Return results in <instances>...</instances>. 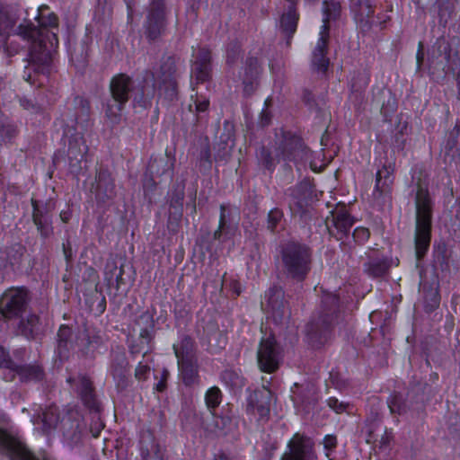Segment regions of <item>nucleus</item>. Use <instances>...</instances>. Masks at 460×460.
I'll use <instances>...</instances> for the list:
<instances>
[{"label": "nucleus", "mask_w": 460, "mask_h": 460, "mask_svg": "<svg viewBox=\"0 0 460 460\" xmlns=\"http://www.w3.org/2000/svg\"><path fill=\"white\" fill-rule=\"evenodd\" d=\"M49 10L46 4L39 7L36 16L39 27L30 21H24L16 29V34L31 43L29 66L37 73H44L50 65L48 44L52 48L58 42L57 33L52 31V29L58 28V18Z\"/></svg>", "instance_id": "obj_1"}, {"label": "nucleus", "mask_w": 460, "mask_h": 460, "mask_svg": "<svg viewBox=\"0 0 460 460\" xmlns=\"http://www.w3.org/2000/svg\"><path fill=\"white\" fill-rule=\"evenodd\" d=\"M313 252L302 243L288 241L279 247V267L285 278L304 281L312 270Z\"/></svg>", "instance_id": "obj_2"}, {"label": "nucleus", "mask_w": 460, "mask_h": 460, "mask_svg": "<svg viewBox=\"0 0 460 460\" xmlns=\"http://www.w3.org/2000/svg\"><path fill=\"white\" fill-rule=\"evenodd\" d=\"M414 245L418 260L424 257L431 240L433 202L428 187L418 181L415 195Z\"/></svg>", "instance_id": "obj_3"}, {"label": "nucleus", "mask_w": 460, "mask_h": 460, "mask_svg": "<svg viewBox=\"0 0 460 460\" xmlns=\"http://www.w3.org/2000/svg\"><path fill=\"white\" fill-rule=\"evenodd\" d=\"M339 297L334 294H325L322 297L319 314L306 326V335L313 347L323 345L331 337L332 330L338 322Z\"/></svg>", "instance_id": "obj_4"}, {"label": "nucleus", "mask_w": 460, "mask_h": 460, "mask_svg": "<svg viewBox=\"0 0 460 460\" xmlns=\"http://www.w3.org/2000/svg\"><path fill=\"white\" fill-rule=\"evenodd\" d=\"M109 88L111 99L106 103L105 116L112 124H119L134 89V81L126 74H118L111 78Z\"/></svg>", "instance_id": "obj_5"}, {"label": "nucleus", "mask_w": 460, "mask_h": 460, "mask_svg": "<svg viewBox=\"0 0 460 460\" xmlns=\"http://www.w3.org/2000/svg\"><path fill=\"white\" fill-rule=\"evenodd\" d=\"M158 85L159 97L172 102L178 96L177 67L173 57L167 56L161 59V64L154 72H146Z\"/></svg>", "instance_id": "obj_6"}, {"label": "nucleus", "mask_w": 460, "mask_h": 460, "mask_svg": "<svg viewBox=\"0 0 460 460\" xmlns=\"http://www.w3.org/2000/svg\"><path fill=\"white\" fill-rule=\"evenodd\" d=\"M174 163V157L167 154L151 156L143 180L145 191L154 190L163 176L172 178Z\"/></svg>", "instance_id": "obj_7"}, {"label": "nucleus", "mask_w": 460, "mask_h": 460, "mask_svg": "<svg viewBox=\"0 0 460 460\" xmlns=\"http://www.w3.org/2000/svg\"><path fill=\"white\" fill-rule=\"evenodd\" d=\"M30 301L25 288H11L0 297V312L6 319L20 317L26 311Z\"/></svg>", "instance_id": "obj_8"}, {"label": "nucleus", "mask_w": 460, "mask_h": 460, "mask_svg": "<svg viewBox=\"0 0 460 460\" xmlns=\"http://www.w3.org/2000/svg\"><path fill=\"white\" fill-rule=\"evenodd\" d=\"M261 305L266 308L270 317L281 324L290 317V309L285 300V294L281 288H270L265 295V301Z\"/></svg>", "instance_id": "obj_9"}, {"label": "nucleus", "mask_w": 460, "mask_h": 460, "mask_svg": "<svg viewBox=\"0 0 460 460\" xmlns=\"http://www.w3.org/2000/svg\"><path fill=\"white\" fill-rule=\"evenodd\" d=\"M257 360L260 369L263 372L272 373L279 368L281 349L274 337L261 339L257 352Z\"/></svg>", "instance_id": "obj_10"}, {"label": "nucleus", "mask_w": 460, "mask_h": 460, "mask_svg": "<svg viewBox=\"0 0 460 460\" xmlns=\"http://www.w3.org/2000/svg\"><path fill=\"white\" fill-rule=\"evenodd\" d=\"M166 26V10L164 0H152L144 23L145 34L150 40H156Z\"/></svg>", "instance_id": "obj_11"}, {"label": "nucleus", "mask_w": 460, "mask_h": 460, "mask_svg": "<svg viewBox=\"0 0 460 460\" xmlns=\"http://www.w3.org/2000/svg\"><path fill=\"white\" fill-rule=\"evenodd\" d=\"M316 457L314 442L306 436L296 433L288 444V452L281 460H310Z\"/></svg>", "instance_id": "obj_12"}, {"label": "nucleus", "mask_w": 460, "mask_h": 460, "mask_svg": "<svg viewBox=\"0 0 460 460\" xmlns=\"http://www.w3.org/2000/svg\"><path fill=\"white\" fill-rule=\"evenodd\" d=\"M271 399V391L264 386L253 391L247 399V413L258 415L260 420H267L270 416Z\"/></svg>", "instance_id": "obj_13"}, {"label": "nucleus", "mask_w": 460, "mask_h": 460, "mask_svg": "<svg viewBox=\"0 0 460 460\" xmlns=\"http://www.w3.org/2000/svg\"><path fill=\"white\" fill-rule=\"evenodd\" d=\"M354 220L349 214L345 206L337 207L326 218V226L330 234L337 240L346 236L353 226Z\"/></svg>", "instance_id": "obj_14"}, {"label": "nucleus", "mask_w": 460, "mask_h": 460, "mask_svg": "<svg viewBox=\"0 0 460 460\" xmlns=\"http://www.w3.org/2000/svg\"><path fill=\"white\" fill-rule=\"evenodd\" d=\"M91 191L100 202H106L112 199L116 195L115 183L110 172L107 169L100 168L92 183Z\"/></svg>", "instance_id": "obj_15"}, {"label": "nucleus", "mask_w": 460, "mask_h": 460, "mask_svg": "<svg viewBox=\"0 0 460 460\" xmlns=\"http://www.w3.org/2000/svg\"><path fill=\"white\" fill-rule=\"evenodd\" d=\"M0 447L19 460H39L22 441L2 429H0Z\"/></svg>", "instance_id": "obj_16"}, {"label": "nucleus", "mask_w": 460, "mask_h": 460, "mask_svg": "<svg viewBox=\"0 0 460 460\" xmlns=\"http://www.w3.org/2000/svg\"><path fill=\"white\" fill-rule=\"evenodd\" d=\"M281 154L284 160L295 163L303 161L306 157L307 150L302 139L295 135H286L281 145Z\"/></svg>", "instance_id": "obj_17"}, {"label": "nucleus", "mask_w": 460, "mask_h": 460, "mask_svg": "<svg viewBox=\"0 0 460 460\" xmlns=\"http://www.w3.org/2000/svg\"><path fill=\"white\" fill-rule=\"evenodd\" d=\"M319 34L320 38L313 54V65L318 72L324 74L329 66V59L325 57L329 39L328 23L323 22Z\"/></svg>", "instance_id": "obj_18"}, {"label": "nucleus", "mask_w": 460, "mask_h": 460, "mask_svg": "<svg viewBox=\"0 0 460 460\" xmlns=\"http://www.w3.org/2000/svg\"><path fill=\"white\" fill-rule=\"evenodd\" d=\"M32 421L44 433H49L56 429L59 421V411L57 406H49L43 410L37 417H33Z\"/></svg>", "instance_id": "obj_19"}, {"label": "nucleus", "mask_w": 460, "mask_h": 460, "mask_svg": "<svg viewBox=\"0 0 460 460\" xmlns=\"http://www.w3.org/2000/svg\"><path fill=\"white\" fill-rule=\"evenodd\" d=\"M73 381L84 404L89 409H97V401L92 381L84 376H81Z\"/></svg>", "instance_id": "obj_20"}, {"label": "nucleus", "mask_w": 460, "mask_h": 460, "mask_svg": "<svg viewBox=\"0 0 460 460\" xmlns=\"http://www.w3.org/2000/svg\"><path fill=\"white\" fill-rule=\"evenodd\" d=\"M172 348L177 362L197 358L195 342L188 335H183Z\"/></svg>", "instance_id": "obj_21"}, {"label": "nucleus", "mask_w": 460, "mask_h": 460, "mask_svg": "<svg viewBox=\"0 0 460 460\" xmlns=\"http://www.w3.org/2000/svg\"><path fill=\"white\" fill-rule=\"evenodd\" d=\"M177 363L180 375L185 385L190 386L199 383V376L198 358L180 361Z\"/></svg>", "instance_id": "obj_22"}, {"label": "nucleus", "mask_w": 460, "mask_h": 460, "mask_svg": "<svg viewBox=\"0 0 460 460\" xmlns=\"http://www.w3.org/2000/svg\"><path fill=\"white\" fill-rule=\"evenodd\" d=\"M19 330L24 337L29 340H35L41 334V326L40 318L34 314H29L25 319H22L19 325Z\"/></svg>", "instance_id": "obj_23"}, {"label": "nucleus", "mask_w": 460, "mask_h": 460, "mask_svg": "<svg viewBox=\"0 0 460 460\" xmlns=\"http://www.w3.org/2000/svg\"><path fill=\"white\" fill-rule=\"evenodd\" d=\"M259 74V61L251 57L246 59L243 75L242 76L244 91L249 93L253 90V82Z\"/></svg>", "instance_id": "obj_24"}, {"label": "nucleus", "mask_w": 460, "mask_h": 460, "mask_svg": "<svg viewBox=\"0 0 460 460\" xmlns=\"http://www.w3.org/2000/svg\"><path fill=\"white\" fill-rule=\"evenodd\" d=\"M22 382L40 381L44 377V371L39 365L16 366L14 368Z\"/></svg>", "instance_id": "obj_25"}, {"label": "nucleus", "mask_w": 460, "mask_h": 460, "mask_svg": "<svg viewBox=\"0 0 460 460\" xmlns=\"http://www.w3.org/2000/svg\"><path fill=\"white\" fill-rule=\"evenodd\" d=\"M84 425L78 420H72L64 424V438L70 445L78 444L83 436Z\"/></svg>", "instance_id": "obj_26"}, {"label": "nucleus", "mask_w": 460, "mask_h": 460, "mask_svg": "<svg viewBox=\"0 0 460 460\" xmlns=\"http://www.w3.org/2000/svg\"><path fill=\"white\" fill-rule=\"evenodd\" d=\"M234 146L233 134L229 131L226 136L220 137V141L217 144L216 160H227Z\"/></svg>", "instance_id": "obj_27"}, {"label": "nucleus", "mask_w": 460, "mask_h": 460, "mask_svg": "<svg viewBox=\"0 0 460 460\" xmlns=\"http://www.w3.org/2000/svg\"><path fill=\"white\" fill-rule=\"evenodd\" d=\"M297 21L298 14L295 7L288 6V11L282 14L280 21L281 29L288 36H291L296 31Z\"/></svg>", "instance_id": "obj_28"}, {"label": "nucleus", "mask_w": 460, "mask_h": 460, "mask_svg": "<svg viewBox=\"0 0 460 460\" xmlns=\"http://www.w3.org/2000/svg\"><path fill=\"white\" fill-rule=\"evenodd\" d=\"M88 146L82 137H75L69 141L67 155L71 160H81L87 153Z\"/></svg>", "instance_id": "obj_29"}, {"label": "nucleus", "mask_w": 460, "mask_h": 460, "mask_svg": "<svg viewBox=\"0 0 460 460\" xmlns=\"http://www.w3.org/2000/svg\"><path fill=\"white\" fill-rule=\"evenodd\" d=\"M146 84L141 87L140 93L135 96L134 103L143 109L151 107L155 97V84L152 86L147 85V77L145 79Z\"/></svg>", "instance_id": "obj_30"}, {"label": "nucleus", "mask_w": 460, "mask_h": 460, "mask_svg": "<svg viewBox=\"0 0 460 460\" xmlns=\"http://www.w3.org/2000/svg\"><path fill=\"white\" fill-rule=\"evenodd\" d=\"M73 332L67 325H62L58 332V349L60 356H64L72 348Z\"/></svg>", "instance_id": "obj_31"}, {"label": "nucleus", "mask_w": 460, "mask_h": 460, "mask_svg": "<svg viewBox=\"0 0 460 460\" xmlns=\"http://www.w3.org/2000/svg\"><path fill=\"white\" fill-rule=\"evenodd\" d=\"M389 269V263L385 260L375 259L365 264L366 272L372 277H381Z\"/></svg>", "instance_id": "obj_32"}, {"label": "nucleus", "mask_w": 460, "mask_h": 460, "mask_svg": "<svg viewBox=\"0 0 460 460\" xmlns=\"http://www.w3.org/2000/svg\"><path fill=\"white\" fill-rule=\"evenodd\" d=\"M352 7L360 21L371 17L374 13L370 0H353Z\"/></svg>", "instance_id": "obj_33"}, {"label": "nucleus", "mask_w": 460, "mask_h": 460, "mask_svg": "<svg viewBox=\"0 0 460 460\" xmlns=\"http://www.w3.org/2000/svg\"><path fill=\"white\" fill-rule=\"evenodd\" d=\"M222 394L218 387L209 388L205 394V402L208 409L212 411L221 403Z\"/></svg>", "instance_id": "obj_34"}, {"label": "nucleus", "mask_w": 460, "mask_h": 460, "mask_svg": "<svg viewBox=\"0 0 460 460\" xmlns=\"http://www.w3.org/2000/svg\"><path fill=\"white\" fill-rule=\"evenodd\" d=\"M388 406L392 413L403 414L407 411V405L402 394H393L389 401Z\"/></svg>", "instance_id": "obj_35"}, {"label": "nucleus", "mask_w": 460, "mask_h": 460, "mask_svg": "<svg viewBox=\"0 0 460 460\" xmlns=\"http://www.w3.org/2000/svg\"><path fill=\"white\" fill-rule=\"evenodd\" d=\"M298 191V189L292 190V199L289 201V208L293 213V215L299 217H303L307 212V205L306 202L301 199H298L295 193Z\"/></svg>", "instance_id": "obj_36"}, {"label": "nucleus", "mask_w": 460, "mask_h": 460, "mask_svg": "<svg viewBox=\"0 0 460 460\" xmlns=\"http://www.w3.org/2000/svg\"><path fill=\"white\" fill-rule=\"evenodd\" d=\"M191 73L198 83H203L208 80L210 76V66L202 65L201 63H193Z\"/></svg>", "instance_id": "obj_37"}, {"label": "nucleus", "mask_w": 460, "mask_h": 460, "mask_svg": "<svg viewBox=\"0 0 460 460\" xmlns=\"http://www.w3.org/2000/svg\"><path fill=\"white\" fill-rule=\"evenodd\" d=\"M283 218V212L279 208L271 209L267 217V228L274 232Z\"/></svg>", "instance_id": "obj_38"}, {"label": "nucleus", "mask_w": 460, "mask_h": 460, "mask_svg": "<svg viewBox=\"0 0 460 460\" xmlns=\"http://www.w3.org/2000/svg\"><path fill=\"white\" fill-rule=\"evenodd\" d=\"M135 326L139 331L144 328L155 329V321L149 313L144 312L136 319Z\"/></svg>", "instance_id": "obj_39"}, {"label": "nucleus", "mask_w": 460, "mask_h": 460, "mask_svg": "<svg viewBox=\"0 0 460 460\" xmlns=\"http://www.w3.org/2000/svg\"><path fill=\"white\" fill-rule=\"evenodd\" d=\"M221 379L225 384L232 387L242 385L241 377L232 370H225L221 374Z\"/></svg>", "instance_id": "obj_40"}, {"label": "nucleus", "mask_w": 460, "mask_h": 460, "mask_svg": "<svg viewBox=\"0 0 460 460\" xmlns=\"http://www.w3.org/2000/svg\"><path fill=\"white\" fill-rule=\"evenodd\" d=\"M119 268L114 261L107 262L104 270V279L108 286L114 285V277L116 276V273L119 272Z\"/></svg>", "instance_id": "obj_41"}, {"label": "nucleus", "mask_w": 460, "mask_h": 460, "mask_svg": "<svg viewBox=\"0 0 460 460\" xmlns=\"http://www.w3.org/2000/svg\"><path fill=\"white\" fill-rule=\"evenodd\" d=\"M460 135V127L456 125L454 129L451 131L450 136L446 144V150L447 152L453 151L454 148L458 146V138Z\"/></svg>", "instance_id": "obj_42"}, {"label": "nucleus", "mask_w": 460, "mask_h": 460, "mask_svg": "<svg viewBox=\"0 0 460 460\" xmlns=\"http://www.w3.org/2000/svg\"><path fill=\"white\" fill-rule=\"evenodd\" d=\"M226 207L225 205L220 206V217H219V225L218 228L214 232V239L220 240L223 235V231L226 229Z\"/></svg>", "instance_id": "obj_43"}, {"label": "nucleus", "mask_w": 460, "mask_h": 460, "mask_svg": "<svg viewBox=\"0 0 460 460\" xmlns=\"http://www.w3.org/2000/svg\"><path fill=\"white\" fill-rule=\"evenodd\" d=\"M390 190L389 182L384 181L381 178L376 176L374 196L376 198L381 197L383 194L388 193Z\"/></svg>", "instance_id": "obj_44"}, {"label": "nucleus", "mask_w": 460, "mask_h": 460, "mask_svg": "<svg viewBox=\"0 0 460 460\" xmlns=\"http://www.w3.org/2000/svg\"><path fill=\"white\" fill-rule=\"evenodd\" d=\"M355 242L358 243H364L367 242L370 236V232L367 228L360 226L357 227L352 234Z\"/></svg>", "instance_id": "obj_45"}, {"label": "nucleus", "mask_w": 460, "mask_h": 460, "mask_svg": "<svg viewBox=\"0 0 460 460\" xmlns=\"http://www.w3.org/2000/svg\"><path fill=\"white\" fill-rule=\"evenodd\" d=\"M323 444L325 450V456L330 457L332 451L337 447V438L335 436L327 435L324 437Z\"/></svg>", "instance_id": "obj_46"}, {"label": "nucleus", "mask_w": 460, "mask_h": 460, "mask_svg": "<svg viewBox=\"0 0 460 460\" xmlns=\"http://www.w3.org/2000/svg\"><path fill=\"white\" fill-rule=\"evenodd\" d=\"M112 375L118 380V385L121 387L127 386V375L126 369L121 367H115L112 370Z\"/></svg>", "instance_id": "obj_47"}, {"label": "nucleus", "mask_w": 460, "mask_h": 460, "mask_svg": "<svg viewBox=\"0 0 460 460\" xmlns=\"http://www.w3.org/2000/svg\"><path fill=\"white\" fill-rule=\"evenodd\" d=\"M210 51L208 49H199L195 56V61L193 63H201L202 65L210 66Z\"/></svg>", "instance_id": "obj_48"}, {"label": "nucleus", "mask_w": 460, "mask_h": 460, "mask_svg": "<svg viewBox=\"0 0 460 460\" xmlns=\"http://www.w3.org/2000/svg\"><path fill=\"white\" fill-rule=\"evenodd\" d=\"M150 367L146 364L139 363L135 370V377L139 381H144L148 377Z\"/></svg>", "instance_id": "obj_49"}, {"label": "nucleus", "mask_w": 460, "mask_h": 460, "mask_svg": "<svg viewBox=\"0 0 460 460\" xmlns=\"http://www.w3.org/2000/svg\"><path fill=\"white\" fill-rule=\"evenodd\" d=\"M35 226L44 238L49 236L52 233V228L50 226V221L49 218L43 219L40 221V224L36 223Z\"/></svg>", "instance_id": "obj_50"}, {"label": "nucleus", "mask_w": 460, "mask_h": 460, "mask_svg": "<svg viewBox=\"0 0 460 460\" xmlns=\"http://www.w3.org/2000/svg\"><path fill=\"white\" fill-rule=\"evenodd\" d=\"M155 329L144 328L139 331V341L141 344L149 345L154 338Z\"/></svg>", "instance_id": "obj_51"}, {"label": "nucleus", "mask_w": 460, "mask_h": 460, "mask_svg": "<svg viewBox=\"0 0 460 460\" xmlns=\"http://www.w3.org/2000/svg\"><path fill=\"white\" fill-rule=\"evenodd\" d=\"M31 205L33 208L32 219L34 224H40V221L48 218V217L44 215L43 211L38 207V203L36 200L31 199Z\"/></svg>", "instance_id": "obj_52"}, {"label": "nucleus", "mask_w": 460, "mask_h": 460, "mask_svg": "<svg viewBox=\"0 0 460 460\" xmlns=\"http://www.w3.org/2000/svg\"><path fill=\"white\" fill-rule=\"evenodd\" d=\"M0 366L2 367L10 368L13 370H14L15 367L17 366L9 358L7 353L3 348H0Z\"/></svg>", "instance_id": "obj_53"}, {"label": "nucleus", "mask_w": 460, "mask_h": 460, "mask_svg": "<svg viewBox=\"0 0 460 460\" xmlns=\"http://www.w3.org/2000/svg\"><path fill=\"white\" fill-rule=\"evenodd\" d=\"M328 406L332 409L335 412L341 413L346 410L347 404L339 402L338 399L331 397L327 401Z\"/></svg>", "instance_id": "obj_54"}, {"label": "nucleus", "mask_w": 460, "mask_h": 460, "mask_svg": "<svg viewBox=\"0 0 460 460\" xmlns=\"http://www.w3.org/2000/svg\"><path fill=\"white\" fill-rule=\"evenodd\" d=\"M197 112H204L209 106V101L206 97H196L194 102Z\"/></svg>", "instance_id": "obj_55"}, {"label": "nucleus", "mask_w": 460, "mask_h": 460, "mask_svg": "<svg viewBox=\"0 0 460 460\" xmlns=\"http://www.w3.org/2000/svg\"><path fill=\"white\" fill-rule=\"evenodd\" d=\"M169 376L170 372L167 369L164 368L161 373V379L155 386L158 392H164L166 389V382L169 378Z\"/></svg>", "instance_id": "obj_56"}, {"label": "nucleus", "mask_w": 460, "mask_h": 460, "mask_svg": "<svg viewBox=\"0 0 460 460\" xmlns=\"http://www.w3.org/2000/svg\"><path fill=\"white\" fill-rule=\"evenodd\" d=\"M184 199V188L180 187L178 189H175L172 192V199H171V204H181L182 200Z\"/></svg>", "instance_id": "obj_57"}, {"label": "nucleus", "mask_w": 460, "mask_h": 460, "mask_svg": "<svg viewBox=\"0 0 460 460\" xmlns=\"http://www.w3.org/2000/svg\"><path fill=\"white\" fill-rule=\"evenodd\" d=\"M391 172H392V171L390 170V168L384 166L382 169L378 170V172H376V175H377V177L384 180V181L389 182V184L391 185V183H392Z\"/></svg>", "instance_id": "obj_58"}, {"label": "nucleus", "mask_w": 460, "mask_h": 460, "mask_svg": "<svg viewBox=\"0 0 460 460\" xmlns=\"http://www.w3.org/2000/svg\"><path fill=\"white\" fill-rule=\"evenodd\" d=\"M123 273H124V270L122 267H119V272L116 273V276L114 277V287L115 288L118 290L119 289L120 286L124 284V280H123Z\"/></svg>", "instance_id": "obj_59"}, {"label": "nucleus", "mask_w": 460, "mask_h": 460, "mask_svg": "<svg viewBox=\"0 0 460 460\" xmlns=\"http://www.w3.org/2000/svg\"><path fill=\"white\" fill-rule=\"evenodd\" d=\"M392 438V433L388 432L386 429L384 430V434H382L380 438V447H386L388 446L390 440Z\"/></svg>", "instance_id": "obj_60"}, {"label": "nucleus", "mask_w": 460, "mask_h": 460, "mask_svg": "<svg viewBox=\"0 0 460 460\" xmlns=\"http://www.w3.org/2000/svg\"><path fill=\"white\" fill-rule=\"evenodd\" d=\"M271 119L270 112L267 111V110H263L261 113V126H267L270 124Z\"/></svg>", "instance_id": "obj_61"}, {"label": "nucleus", "mask_w": 460, "mask_h": 460, "mask_svg": "<svg viewBox=\"0 0 460 460\" xmlns=\"http://www.w3.org/2000/svg\"><path fill=\"white\" fill-rule=\"evenodd\" d=\"M103 428V425L99 422L95 421L94 424L91 427V432L93 434V437L97 438L100 435V432L102 431Z\"/></svg>", "instance_id": "obj_62"}, {"label": "nucleus", "mask_w": 460, "mask_h": 460, "mask_svg": "<svg viewBox=\"0 0 460 460\" xmlns=\"http://www.w3.org/2000/svg\"><path fill=\"white\" fill-rule=\"evenodd\" d=\"M145 346L146 345L141 344V342L139 341V343L132 344L129 348V351L133 355L138 354L144 349Z\"/></svg>", "instance_id": "obj_63"}, {"label": "nucleus", "mask_w": 460, "mask_h": 460, "mask_svg": "<svg viewBox=\"0 0 460 460\" xmlns=\"http://www.w3.org/2000/svg\"><path fill=\"white\" fill-rule=\"evenodd\" d=\"M210 149L208 146L205 147L201 153H200V158L201 160H204L205 162L208 163L209 164H211V160H210Z\"/></svg>", "instance_id": "obj_64"}]
</instances>
